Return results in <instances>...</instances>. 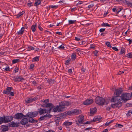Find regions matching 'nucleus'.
<instances>
[{
	"label": "nucleus",
	"instance_id": "obj_1",
	"mask_svg": "<svg viewBox=\"0 0 132 132\" xmlns=\"http://www.w3.org/2000/svg\"><path fill=\"white\" fill-rule=\"evenodd\" d=\"M130 97V95L129 94H123L121 96L114 97L111 98V101L116 103L112 104V107L114 108L120 107L122 105V102H121V100L126 101L129 100Z\"/></svg>",
	"mask_w": 132,
	"mask_h": 132
},
{
	"label": "nucleus",
	"instance_id": "obj_2",
	"mask_svg": "<svg viewBox=\"0 0 132 132\" xmlns=\"http://www.w3.org/2000/svg\"><path fill=\"white\" fill-rule=\"evenodd\" d=\"M96 103L100 105H103L105 104H107L108 102H107L102 97L98 96L95 99Z\"/></svg>",
	"mask_w": 132,
	"mask_h": 132
},
{
	"label": "nucleus",
	"instance_id": "obj_3",
	"mask_svg": "<svg viewBox=\"0 0 132 132\" xmlns=\"http://www.w3.org/2000/svg\"><path fill=\"white\" fill-rule=\"evenodd\" d=\"M50 109V111L52 109H53V111L54 112H56L58 111L59 112H61L62 111V110L60 109V106H59L57 105V106H54L52 103V105H51L50 108L48 109V110Z\"/></svg>",
	"mask_w": 132,
	"mask_h": 132
},
{
	"label": "nucleus",
	"instance_id": "obj_4",
	"mask_svg": "<svg viewBox=\"0 0 132 132\" xmlns=\"http://www.w3.org/2000/svg\"><path fill=\"white\" fill-rule=\"evenodd\" d=\"M69 105V103L67 101H63L59 103V106L60 109H61L62 110L65 108V106H68Z\"/></svg>",
	"mask_w": 132,
	"mask_h": 132
},
{
	"label": "nucleus",
	"instance_id": "obj_5",
	"mask_svg": "<svg viewBox=\"0 0 132 132\" xmlns=\"http://www.w3.org/2000/svg\"><path fill=\"white\" fill-rule=\"evenodd\" d=\"M38 111L40 115H42L43 114L44 112L47 113H50V109L48 110V109H42L40 108L38 109Z\"/></svg>",
	"mask_w": 132,
	"mask_h": 132
},
{
	"label": "nucleus",
	"instance_id": "obj_6",
	"mask_svg": "<svg viewBox=\"0 0 132 132\" xmlns=\"http://www.w3.org/2000/svg\"><path fill=\"white\" fill-rule=\"evenodd\" d=\"M25 116L22 113H18L15 114L14 116V118L16 119H21L25 117Z\"/></svg>",
	"mask_w": 132,
	"mask_h": 132
},
{
	"label": "nucleus",
	"instance_id": "obj_7",
	"mask_svg": "<svg viewBox=\"0 0 132 132\" xmlns=\"http://www.w3.org/2000/svg\"><path fill=\"white\" fill-rule=\"evenodd\" d=\"M84 116H80L78 118V120L75 121L76 124L79 126L80 124H81L82 122H84Z\"/></svg>",
	"mask_w": 132,
	"mask_h": 132
},
{
	"label": "nucleus",
	"instance_id": "obj_8",
	"mask_svg": "<svg viewBox=\"0 0 132 132\" xmlns=\"http://www.w3.org/2000/svg\"><path fill=\"white\" fill-rule=\"evenodd\" d=\"M123 92V90L121 88L115 89L114 94L116 96H120L119 95L121 94Z\"/></svg>",
	"mask_w": 132,
	"mask_h": 132
},
{
	"label": "nucleus",
	"instance_id": "obj_9",
	"mask_svg": "<svg viewBox=\"0 0 132 132\" xmlns=\"http://www.w3.org/2000/svg\"><path fill=\"white\" fill-rule=\"evenodd\" d=\"M93 102V99L89 98L85 100L84 102V104L85 105H88L92 103Z\"/></svg>",
	"mask_w": 132,
	"mask_h": 132
},
{
	"label": "nucleus",
	"instance_id": "obj_10",
	"mask_svg": "<svg viewBox=\"0 0 132 132\" xmlns=\"http://www.w3.org/2000/svg\"><path fill=\"white\" fill-rule=\"evenodd\" d=\"M14 118L12 116H5V120H6V123L11 122L12 120Z\"/></svg>",
	"mask_w": 132,
	"mask_h": 132
},
{
	"label": "nucleus",
	"instance_id": "obj_11",
	"mask_svg": "<svg viewBox=\"0 0 132 132\" xmlns=\"http://www.w3.org/2000/svg\"><path fill=\"white\" fill-rule=\"evenodd\" d=\"M13 80L15 82H22V80H24V78L21 76H19L17 77L14 78Z\"/></svg>",
	"mask_w": 132,
	"mask_h": 132
},
{
	"label": "nucleus",
	"instance_id": "obj_12",
	"mask_svg": "<svg viewBox=\"0 0 132 132\" xmlns=\"http://www.w3.org/2000/svg\"><path fill=\"white\" fill-rule=\"evenodd\" d=\"M97 109L96 107H95L93 108L90 109V116H92L95 114L96 112H97Z\"/></svg>",
	"mask_w": 132,
	"mask_h": 132
},
{
	"label": "nucleus",
	"instance_id": "obj_13",
	"mask_svg": "<svg viewBox=\"0 0 132 132\" xmlns=\"http://www.w3.org/2000/svg\"><path fill=\"white\" fill-rule=\"evenodd\" d=\"M12 88V87H7L6 90H4L3 93L7 95H9V93Z\"/></svg>",
	"mask_w": 132,
	"mask_h": 132
},
{
	"label": "nucleus",
	"instance_id": "obj_14",
	"mask_svg": "<svg viewBox=\"0 0 132 132\" xmlns=\"http://www.w3.org/2000/svg\"><path fill=\"white\" fill-rule=\"evenodd\" d=\"M1 129H2V131L5 132L8 130L9 128L7 126L2 125L1 126Z\"/></svg>",
	"mask_w": 132,
	"mask_h": 132
},
{
	"label": "nucleus",
	"instance_id": "obj_15",
	"mask_svg": "<svg viewBox=\"0 0 132 132\" xmlns=\"http://www.w3.org/2000/svg\"><path fill=\"white\" fill-rule=\"evenodd\" d=\"M51 105V103H48V104L43 103L41 105V106L43 107L46 108V109H49Z\"/></svg>",
	"mask_w": 132,
	"mask_h": 132
},
{
	"label": "nucleus",
	"instance_id": "obj_16",
	"mask_svg": "<svg viewBox=\"0 0 132 132\" xmlns=\"http://www.w3.org/2000/svg\"><path fill=\"white\" fill-rule=\"evenodd\" d=\"M28 119L24 117L22 118V119L20 121V123L22 125H24L28 123Z\"/></svg>",
	"mask_w": 132,
	"mask_h": 132
},
{
	"label": "nucleus",
	"instance_id": "obj_17",
	"mask_svg": "<svg viewBox=\"0 0 132 132\" xmlns=\"http://www.w3.org/2000/svg\"><path fill=\"white\" fill-rule=\"evenodd\" d=\"M73 114L75 115H77L79 114H80L81 112L80 110L76 109H74L73 110Z\"/></svg>",
	"mask_w": 132,
	"mask_h": 132
},
{
	"label": "nucleus",
	"instance_id": "obj_18",
	"mask_svg": "<svg viewBox=\"0 0 132 132\" xmlns=\"http://www.w3.org/2000/svg\"><path fill=\"white\" fill-rule=\"evenodd\" d=\"M3 123H6L5 116L0 117V125Z\"/></svg>",
	"mask_w": 132,
	"mask_h": 132
},
{
	"label": "nucleus",
	"instance_id": "obj_19",
	"mask_svg": "<svg viewBox=\"0 0 132 132\" xmlns=\"http://www.w3.org/2000/svg\"><path fill=\"white\" fill-rule=\"evenodd\" d=\"M54 119L55 120V122L56 125L57 126L59 125L60 121L61 119V118L59 117H56L55 116L54 117Z\"/></svg>",
	"mask_w": 132,
	"mask_h": 132
},
{
	"label": "nucleus",
	"instance_id": "obj_20",
	"mask_svg": "<svg viewBox=\"0 0 132 132\" xmlns=\"http://www.w3.org/2000/svg\"><path fill=\"white\" fill-rule=\"evenodd\" d=\"M33 112H29L26 116H25V117H29V118H34V117H33Z\"/></svg>",
	"mask_w": 132,
	"mask_h": 132
},
{
	"label": "nucleus",
	"instance_id": "obj_21",
	"mask_svg": "<svg viewBox=\"0 0 132 132\" xmlns=\"http://www.w3.org/2000/svg\"><path fill=\"white\" fill-rule=\"evenodd\" d=\"M9 126L12 127H17L18 126V124L17 123H15L14 121H12L10 123Z\"/></svg>",
	"mask_w": 132,
	"mask_h": 132
},
{
	"label": "nucleus",
	"instance_id": "obj_22",
	"mask_svg": "<svg viewBox=\"0 0 132 132\" xmlns=\"http://www.w3.org/2000/svg\"><path fill=\"white\" fill-rule=\"evenodd\" d=\"M33 118H31L29 119V122L32 123H37L38 121L37 120H34Z\"/></svg>",
	"mask_w": 132,
	"mask_h": 132
},
{
	"label": "nucleus",
	"instance_id": "obj_23",
	"mask_svg": "<svg viewBox=\"0 0 132 132\" xmlns=\"http://www.w3.org/2000/svg\"><path fill=\"white\" fill-rule=\"evenodd\" d=\"M102 119V117L100 116L97 117H94L93 120H92V121L93 122L97 121L100 120Z\"/></svg>",
	"mask_w": 132,
	"mask_h": 132
},
{
	"label": "nucleus",
	"instance_id": "obj_24",
	"mask_svg": "<svg viewBox=\"0 0 132 132\" xmlns=\"http://www.w3.org/2000/svg\"><path fill=\"white\" fill-rule=\"evenodd\" d=\"M37 25L35 24L32 25L31 27V29L32 31L33 32H35L36 30Z\"/></svg>",
	"mask_w": 132,
	"mask_h": 132
},
{
	"label": "nucleus",
	"instance_id": "obj_25",
	"mask_svg": "<svg viewBox=\"0 0 132 132\" xmlns=\"http://www.w3.org/2000/svg\"><path fill=\"white\" fill-rule=\"evenodd\" d=\"M25 101L26 103H29L32 102V98H28L27 100H26Z\"/></svg>",
	"mask_w": 132,
	"mask_h": 132
},
{
	"label": "nucleus",
	"instance_id": "obj_26",
	"mask_svg": "<svg viewBox=\"0 0 132 132\" xmlns=\"http://www.w3.org/2000/svg\"><path fill=\"white\" fill-rule=\"evenodd\" d=\"M73 110L72 111H69L67 112L66 114L69 115H73Z\"/></svg>",
	"mask_w": 132,
	"mask_h": 132
},
{
	"label": "nucleus",
	"instance_id": "obj_27",
	"mask_svg": "<svg viewBox=\"0 0 132 132\" xmlns=\"http://www.w3.org/2000/svg\"><path fill=\"white\" fill-rule=\"evenodd\" d=\"M47 120L46 118V116H45V115L42 116L40 117L38 119V120L39 121H40L41 120Z\"/></svg>",
	"mask_w": 132,
	"mask_h": 132
},
{
	"label": "nucleus",
	"instance_id": "obj_28",
	"mask_svg": "<svg viewBox=\"0 0 132 132\" xmlns=\"http://www.w3.org/2000/svg\"><path fill=\"white\" fill-rule=\"evenodd\" d=\"M47 82L49 83V84H54L55 83V82L54 80L52 79H50L49 80L48 79L47 80Z\"/></svg>",
	"mask_w": 132,
	"mask_h": 132
},
{
	"label": "nucleus",
	"instance_id": "obj_29",
	"mask_svg": "<svg viewBox=\"0 0 132 132\" xmlns=\"http://www.w3.org/2000/svg\"><path fill=\"white\" fill-rule=\"evenodd\" d=\"M72 124V122H65L64 123V125L65 126H69Z\"/></svg>",
	"mask_w": 132,
	"mask_h": 132
},
{
	"label": "nucleus",
	"instance_id": "obj_30",
	"mask_svg": "<svg viewBox=\"0 0 132 132\" xmlns=\"http://www.w3.org/2000/svg\"><path fill=\"white\" fill-rule=\"evenodd\" d=\"M41 3V2L40 0H37L35 3V6H37L40 4Z\"/></svg>",
	"mask_w": 132,
	"mask_h": 132
},
{
	"label": "nucleus",
	"instance_id": "obj_31",
	"mask_svg": "<svg viewBox=\"0 0 132 132\" xmlns=\"http://www.w3.org/2000/svg\"><path fill=\"white\" fill-rule=\"evenodd\" d=\"M114 120H113L111 121L110 122H107L105 124L104 126H107L109 125L111 123H112L114 121Z\"/></svg>",
	"mask_w": 132,
	"mask_h": 132
},
{
	"label": "nucleus",
	"instance_id": "obj_32",
	"mask_svg": "<svg viewBox=\"0 0 132 132\" xmlns=\"http://www.w3.org/2000/svg\"><path fill=\"white\" fill-rule=\"evenodd\" d=\"M76 55L75 54H73L71 55V59L72 60H75V59L76 58Z\"/></svg>",
	"mask_w": 132,
	"mask_h": 132
},
{
	"label": "nucleus",
	"instance_id": "obj_33",
	"mask_svg": "<svg viewBox=\"0 0 132 132\" xmlns=\"http://www.w3.org/2000/svg\"><path fill=\"white\" fill-rule=\"evenodd\" d=\"M126 56L129 58H132V52L127 54Z\"/></svg>",
	"mask_w": 132,
	"mask_h": 132
},
{
	"label": "nucleus",
	"instance_id": "obj_34",
	"mask_svg": "<svg viewBox=\"0 0 132 132\" xmlns=\"http://www.w3.org/2000/svg\"><path fill=\"white\" fill-rule=\"evenodd\" d=\"M33 117H36L38 115V111H35L33 112Z\"/></svg>",
	"mask_w": 132,
	"mask_h": 132
},
{
	"label": "nucleus",
	"instance_id": "obj_35",
	"mask_svg": "<svg viewBox=\"0 0 132 132\" xmlns=\"http://www.w3.org/2000/svg\"><path fill=\"white\" fill-rule=\"evenodd\" d=\"M20 61V60L19 59L13 60L12 61V63L15 64L16 63H18Z\"/></svg>",
	"mask_w": 132,
	"mask_h": 132
},
{
	"label": "nucleus",
	"instance_id": "obj_36",
	"mask_svg": "<svg viewBox=\"0 0 132 132\" xmlns=\"http://www.w3.org/2000/svg\"><path fill=\"white\" fill-rule=\"evenodd\" d=\"M45 115L46 116V118L47 120L51 118L52 116V115L49 114H47Z\"/></svg>",
	"mask_w": 132,
	"mask_h": 132
},
{
	"label": "nucleus",
	"instance_id": "obj_37",
	"mask_svg": "<svg viewBox=\"0 0 132 132\" xmlns=\"http://www.w3.org/2000/svg\"><path fill=\"white\" fill-rule=\"evenodd\" d=\"M24 12H21L19 13L17 15V18H18L20 17L21 15H23V14H24Z\"/></svg>",
	"mask_w": 132,
	"mask_h": 132
},
{
	"label": "nucleus",
	"instance_id": "obj_38",
	"mask_svg": "<svg viewBox=\"0 0 132 132\" xmlns=\"http://www.w3.org/2000/svg\"><path fill=\"white\" fill-rule=\"evenodd\" d=\"M102 26H110L109 24H108V23H103L102 24Z\"/></svg>",
	"mask_w": 132,
	"mask_h": 132
},
{
	"label": "nucleus",
	"instance_id": "obj_39",
	"mask_svg": "<svg viewBox=\"0 0 132 132\" xmlns=\"http://www.w3.org/2000/svg\"><path fill=\"white\" fill-rule=\"evenodd\" d=\"M39 60V58L37 56H36L33 59V60L34 61H38Z\"/></svg>",
	"mask_w": 132,
	"mask_h": 132
},
{
	"label": "nucleus",
	"instance_id": "obj_40",
	"mask_svg": "<svg viewBox=\"0 0 132 132\" xmlns=\"http://www.w3.org/2000/svg\"><path fill=\"white\" fill-rule=\"evenodd\" d=\"M88 21H83L82 22L83 24H85L86 25H89L90 23H87Z\"/></svg>",
	"mask_w": 132,
	"mask_h": 132
},
{
	"label": "nucleus",
	"instance_id": "obj_41",
	"mask_svg": "<svg viewBox=\"0 0 132 132\" xmlns=\"http://www.w3.org/2000/svg\"><path fill=\"white\" fill-rule=\"evenodd\" d=\"M63 113H61V114H59L58 115H57L55 116L56 117H59L61 118V117H62L63 116Z\"/></svg>",
	"mask_w": 132,
	"mask_h": 132
},
{
	"label": "nucleus",
	"instance_id": "obj_42",
	"mask_svg": "<svg viewBox=\"0 0 132 132\" xmlns=\"http://www.w3.org/2000/svg\"><path fill=\"white\" fill-rule=\"evenodd\" d=\"M23 30H22L21 29L18 32V35H21L23 34Z\"/></svg>",
	"mask_w": 132,
	"mask_h": 132
},
{
	"label": "nucleus",
	"instance_id": "obj_43",
	"mask_svg": "<svg viewBox=\"0 0 132 132\" xmlns=\"http://www.w3.org/2000/svg\"><path fill=\"white\" fill-rule=\"evenodd\" d=\"M125 52V51L124 50V48L122 47L121 48V50L120 51V54H122Z\"/></svg>",
	"mask_w": 132,
	"mask_h": 132
},
{
	"label": "nucleus",
	"instance_id": "obj_44",
	"mask_svg": "<svg viewBox=\"0 0 132 132\" xmlns=\"http://www.w3.org/2000/svg\"><path fill=\"white\" fill-rule=\"evenodd\" d=\"M76 20H69V24H72L74 23L75 22H76Z\"/></svg>",
	"mask_w": 132,
	"mask_h": 132
},
{
	"label": "nucleus",
	"instance_id": "obj_45",
	"mask_svg": "<svg viewBox=\"0 0 132 132\" xmlns=\"http://www.w3.org/2000/svg\"><path fill=\"white\" fill-rule=\"evenodd\" d=\"M28 49L29 51L34 50V48L32 46H30L28 47Z\"/></svg>",
	"mask_w": 132,
	"mask_h": 132
},
{
	"label": "nucleus",
	"instance_id": "obj_46",
	"mask_svg": "<svg viewBox=\"0 0 132 132\" xmlns=\"http://www.w3.org/2000/svg\"><path fill=\"white\" fill-rule=\"evenodd\" d=\"M105 44L107 46L110 47H112L110 45V43L109 42H106L105 43Z\"/></svg>",
	"mask_w": 132,
	"mask_h": 132
},
{
	"label": "nucleus",
	"instance_id": "obj_47",
	"mask_svg": "<svg viewBox=\"0 0 132 132\" xmlns=\"http://www.w3.org/2000/svg\"><path fill=\"white\" fill-rule=\"evenodd\" d=\"M116 126L119 127L120 128H121L123 126V125L121 124L117 123L116 125Z\"/></svg>",
	"mask_w": 132,
	"mask_h": 132
},
{
	"label": "nucleus",
	"instance_id": "obj_48",
	"mask_svg": "<svg viewBox=\"0 0 132 132\" xmlns=\"http://www.w3.org/2000/svg\"><path fill=\"white\" fill-rule=\"evenodd\" d=\"M57 6L52 5L50 6V7L52 9L56 8L57 7Z\"/></svg>",
	"mask_w": 132,
	"mask_h": 132
},
{
	"label": "nucleus",
	"instance_id": "obj_49",
	"mask_svg": "<svg viewBox=\"0 0 132 132\" xmlns=\"http://www.w3.org/2000/svg\"><path fill=\"white\" fill-rule=\"evenodd\" d=\"M58 48L62 50H63L64 48V46H62V45L59 46Z\"/></svg>",
	"mask_w": 132,
	"mask_h": 132
},
{
	"label": "nucleus",
	"instance_id": "obj_50",
	"mask_svg": "<svg viewBox=\"0 0 132 132\" xmlns=\"http://www.w3.org/2000/svg\"><path fill=\"white\" fill-rule=\"evenodd\" d=\"M111 47L113 49L116 51H117L118 50V48L116 47Z\"/></svg>",
	"mask_w": 132,
	"mask_h": 132
},
{
	"label": "nucleus",
	"instance_id": "obj_51",
	"mask_svg": "<svg viewBox=\"0 0 132 132\" xmlns=\"http://www.w3.org/2000/svg\"><path fill=\"white\" fill-rule=\"evenodd\" d=\"M70 61V59L67 60L65 62V64L66 65H68L69 62Z\"/></svg>",
	"mask_w": 132,
	"mask_h": 132
},
{
	"label": "nucleus",
	"instance_id": "obj_52",
	"mask_svg": "<svg viewBox=\"0 0 132 132\" xmlns=\"http://www.w3.org/2000/svg\"><path fill=\"white\" fill-rule=\"evenodd\" d=\"M49 102V100L48 99H47L45 100H44L43 102L44 103H45L48 104L47 103H48V102Z\"/></svg>",
	"mask_w": 132,
	"mask_h": 132
},
{
	"label": "nucleus",
	"instance_id": "obj_53",
	"mask_svg": "<svg viewBox=\"0 0 132 132\" xmlns=\"http://www.w3.org/2000/svg\"><path fill=\"white\" fill-rule=\"evenodd\" d=\"M9 93V95H11L12 96H13L14 95V94L13 92H10Z\"/></svg>",
	"mask_w": 132,
	"mask_h": 132
},
{
	"label": "nucleus",
	"instance_id": "obj_54",
	"mask_svg": "<svg viewBox=\"0 0 132 132\" xmlns=\"http://www.w3.org/2000/svg\"><path fill=\"white\" fill-rule=\"evenodd\" d=\"M38 28L40 30L42 31L43 30V29L41 27L40 25H39L38 26Z\"/></svg>",
	"mask_w": 132,
	"mask_h": 132
},
{
	"label": "nucleus",
	"instance_id": "obj_55",
	"mask_svg": "<svg viewBox=\"0 0 132 132\" xmlns=\"http://www.w3.org/2000/svg\"><path fill=\"white\" fill-rule=\"evenodd\" d=\"M130 111H129L126 114L127 116L128 117L130 115Z\"/></svg>",
	"mask_w": 132,
	"mask_h": 132
},
{
	"label": "nucleus",
	"instance_id": "obj_56",
	"mask_svg": "<svg viewBox=\"0 0 132 132\" xmlns=\"http://www.w3.org/2000/svg\"><path fill=\"white\" fill-rule=\"evenodd\" d=\"M5 70L6 71H10V68L9 67H8L6 68L5 69Z\"/></svg>",
	"mask_w": 132,
	"mask_h": 132
},
{
	"label": "nucleus",
	"instance_id": "obj_57",
	"mask_svg": "<svg viewBox=\"0 0 132 132\" xmlns=\"http://www.w3.org/2000/svg\"><path fill=\"white\" fill-rule=\"evenodd\" d=\"M94 6V4H92L91 5H88V7L89 8H90L91 7H93Z\"/></svg>",
	"mask_w": 132,
	"mask_h": 132
},
{
	"label": "nucleus",
	"instance_id": "obj_58",
	"mask_svg": "<svg viewBox=\"0 0 132 132\" xmlns=\"http://www.w3.org/2000/svg\"><path fill=\"white\" fill-rule=\"evenodd\" d=\"M92 122H93V121H92V120H91L90 121H87L86 122L84 123L86 124H90V123Z\"/></svg>",
	"mask_w": 132,
	"mask_h": 132
},
{
	"label": "nucleus",
	"instance_id": "obj_59",
	"mask_svg": "<svg viewBox=\"0 0 132 132\" xmlns=\"http://www.w3.org/2000/svg\"><path fill=\"white\" fill-rule=\"evenodd\" d=\"M105 30V28H102L100 30V32H102L104 31Z\"/></svg>",
	"mask_w": 132,
	"mask_h": 132
},
{
	"label": "nucleus",
	"instance_id": "obj_60",
	"mask_svg": "<svg viewBox=\"0 0 132 132\" xmlns=\"http://www.w3.org/2000/svg\"><path fill=\"white\" fill-rule=\"evenodd\" d=\"M127 40L129 42V44H131L132 43V39L131 40L130 39H127Z\"/></svg>",
	"mask_w": 132,
	"mask_h": 132
},
{
	"label": "nucleus",
	"instance_id": "obj_61",
	"mask_svg": "<svg viewBox=\"0 0 132 132\" xmlns=\"http://www.w3.org/2000/svg\"><path fill=\"white\" fill-rule=\"evenodd\" d=\"M34 67V65L33 64H31L30 65V69H32Z\"/></svg>",
	"mask_w": 132,
	"mask_h": 132
},
{
	"label": "nucleus",
	"instance_id": "obj_62",
	"mask_svg": "<svg viewBox=\"0 0 132 132\" xmlns=\"http://www.w3.org/2000/svg\"><path fill=\"white\" fill-rule=\"evenodd\" d=\"M94 54L95 56H97L98 55V51L95 50L94 51Z\"/></svg>",
	"mask_w": 132,
	"mask_h": 132
},
{
	"label": "nucleus",
	"instance_id": "obj_63",
	"mask_svg": "<svg viewBox=\"0 0 132 132\" xmlns=\"http://www.w3.org/2000/svg\"><path fill=\"white\" fill-rule=\"evenodd\" d=\"M18 69L17 67H16L14 69V71L15 73L17 72H18Z\"/></svg>",
	"mask_w": 132,
	"mask_h": 132
},
{
	"label": "nucleus",
	"instance_id": "obj_64",
	"mask_svg": "<svg viewBox=\"0 0 132 132\" xmlns=\"http://www.w3.org/2000/svg\"><path fill=\"white\" fill-rule=\"evenodd\" d=\"M37 98H38L37 97H34L33 98H32V102L34 101H35L36 100Z\"/></svg>",
	"mask_w": 132,
	"mask_h": 132
}]
</instances>
